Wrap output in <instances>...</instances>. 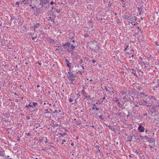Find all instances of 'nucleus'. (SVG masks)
Instances as JSON below:
<instances>
[{
	"label": "nucleus",
	"instance_id": "f257e3e1",
	"mask_svg": "<svg viewBox=\"0 0 159 159\" xmlns=\"http://www.w3.org/2000/svg\"><path fill=\"white\" fill-rule=\"evenodd\" d=\"M140 97V99L139 102V104L141 105L147 106H151L152 104L150 102V96H148L144 92H140L138 95V98Z\"/></svg>",
	"mask_w": 159,
	"mask_h": 159
},
{
	"label": "nucleus",
	"instance_id": "f03ea898",
	"mask_svg": "<svg viewBox=\"0 0 159 159\" xmlns=\"http://www.w3.org/2000/svg\"><path fill=\"white\" fill-rule=\"evenodd\" d=\"M68 73L69 74L68 78L69 80L70 81V83L74 85V84L73 82L75 79V76L74 75V74L73 73L70 72V71H68Z\"/></svg>",
	"mask_w": 159,
	"mask_h": 159
},
{
	"label": "nucleus",
	"instance_id": "7ed1b4c3",
	"mask_svg": "<svg viewBox=\"0 0 159 159\" xmlns=\"http://www.w3.org/2000/svg\"><path fill=\"white\" fill-rule=\"evenodd\" d=\"M137 17L135 16H132L130 17V19L129 22V24L131 23L133 24V23H135L137 20Z\"/></svg>",
	"mask_w": 159,
	"mask_h": 159
},
{
	"label": "nucleus",
	"instance_id": "20e7f679",
	"mask_svg": "<svg viewBox=\"0 0 159 159\" xmlns=\"http://www.w3.org/2000/svg\"><path fill=\"white\" fill-rule=\"evenodd\" d=\"M156 108L154 106H151L149 109V111L150 112L153 113H155L156 111Z\"/></svg>",
	"mask_w": 159,
	"mask_h": 159
},
{
	"label": "nucleus",
	"instance_id": "39448f33",
	"mask_svg": "<svg viewBox=\"0 0 159 159\" xmlns=\"http://www.w3.org/2000/svg\"><path fill=\"white\" fill-rule=\"evenodd\" d=\"M128 94L129 95V96H130L132 98L133 100H134V97L135 96V93L134 91L132 90H130L129 91Z\"/></svg>",
	"mask_w": 159,
	"mask_h": 159
},
{
	"label": "nucleus",
	"instance_id": "423d86ee",
	"mask_svg": "<svg viewBox=\"0 0 159 159\" xmlns=\"http://www.w3.org/2000/svg\"><path fill=\"white\" fill-rule=\"evenodd\" d=\"M65 60L67 66L69 68V71H70V69H71V66H70V65L71 64V63L70 62V61L66 59Z\"/></svg>",
	"mask_w": 159,
	"mask_h": 159
},
{
	"label": "nucleus",
	"instance_id": "0eeeda50",
	"mask_svg": "<svg viewBox=\"0 0 159 159\" xmlns=\"http://www.w3.org/2000/svg\"><path fill=\"white\" fill-rule=\"evenodd\" d=\"M132 100H133L130 96H129V95L128 94H127L125 101L131 102Z\"/></svg>",
	"mask_w": 159,
	"mask_h": 159
},
{
	"label": "nucleus",
	"instance_id": "6e6552de",
	"mask_svg": "<svg viewBox=\"0 0 159 159\" xmlns=\"http://www.w3.org/2000/svg\"><path fill=\"white\" fill-rule=\"evenodd\" d=\"M70 43L68 42H67L65 43H63L62 44V46H66V48H67V47L69 48L70 46Z\"/></svg>",
	"mask_w": 159,
	"mask_h": 159
},
{
	"label": "nucleus",
	"instance_id": "1a4fd4ad",
	"mask_svg": "<svg viewBox=\"0 0 159 159\" xmlns=\"http://www.w3.org/2000/svg\"><path fill=\"white\" fill-rule=\"evenodd\" d=\"M96 115L97 116L96 117L99 118V119H102L103 120L105 121V120H104V117L103 116V115H101L100 116H98V113L96 114Z\"/></svg>",
	"mask_w": 159,
	"mask_h": 159
},
{
	"label": "nucleus",
	"instance_id": "9d476101",
	"mask_svg": "<svg viewBox=\"0 0 159 159\" xmlns=\"http://www.w3.org/2000/svg\"><path fill=\"white\" fill-rule=\"evenodd\" d=\"M138 129L141 132H143L144 130V128L141 125H139L138 128Z\"/></svg>",
	"mask_w": 159,
	"mask_h": 159
},
{
	"label": "nucleus",
	"instance_id": "9b49d317",
	"mask_svg": "<svg viewBox=\"0 0 159 159\" xmlns=\"http://www.w3.org/2000/svg\"><path fill=\"white\" fill-rule=\"evenodd\" d=\"M51 125L53 127H57L59 125L57 124L54 121H52L51 123Z\"/></svg>",
	"mask_w": 159,
	"mask_h": 159
},
{
	"label": "nucleus",
	"instance_id": "f8f14e48",
	"mask_svg": "<svg viewBox=\"0 0 159 159\" xmlns=\"http://www.w3.org/2000/svg\"><path fill=\"white\" fill-rule=\"evenodd\" d=\"M134 50L133 49H132L130 50V52H131V53H129L128 52H126V53L127 54H129V58H130L131 57H134V54H133L132 52Z\"/></svg>",
	"mask_w": 159,
	"mask_h": 159
},
{
	"label": "nucleus",
	"instance_id": "ddd939ff",
	"mask_svg": "<svg viewBox=\"0 0 159 159\" xmlns=\"http://www.w3.org/2000/svg\"><path fill=\"white\" fill-rule=\"evenodd\" d=\"M44 113L47 115V117H46V118L50 117L51 115H53V113H51L49 111L46 112Z\"/></svg>",
	"mask_w": 159,
	"mask_h": 159
},
{
	"label": "nucleus",
	"instance_id": "4468645a",
	"mask_svg": "<svg viewBox=\"0 0 159 159\" xmlns=\"http://www.w3.org/2000/svg\"><path fill=\"white\" fill-rule=\"evenodd\" d=\"M118 98L117 97L115 98V99L114 100V102L116 103L117 105L119 107H120V102L118 101Z\"/></svg>",
	"mask_w": 159,
	"mask_h": 159
},
{
	"label": "nucleus",
	"instance_id": "2eb2a0df",
	"mask_svg": "<svg viewBox=\"0 0 159 159\" xmlns=\"http://www.w3.org/2000/svg\"><path fill=\"white\" fill-rule=\"evenodd\" d=\"M147 140L150 143L154 142L155 141L154 138H150V139H147Z\"/></svg>",
	"mask_w": 159,
	"mask_h": 159
},
{
	"label": "nucleus",
	"instance_id": "dca6fc26",
	"mask_svg": "<svg viewBox=\"0 0 159 159\" xmlns=\"http://www.w3.org/2000/svg\"><path fill=\"white\" fill-rule=\"evenodd\" d=\"M83 88H84V87H83ZM81 93H82L84 95L85 97L87 98V93L85 92L84 88L82 90H81Z\"/></svg>",
	"mask_w": 159,
	"mask_h": 159
},
{
	"label": "nucleus",
	"instance_id": "f3484780",
	"mask_svg": "<svg viewBox=\"0 0 159 159\" xmlns=\"http://www.w3.org/2000/svg\"><path fill=\"white\" fill-rule=\"evenodd\" d=\"M105 89L107 92H111V88L109 87H105Z\"/></svg>",
	"mask_w": 159,
	"mask_h": 159
},
{
	"label": "nucleus",
	"instance_id": "a211bd4d",
	"mask_svg": "<svg viewBox=\"0 0 159 159\" xmlns=\"http://www.w3.org/2000/svg\"><path fill=\"white\" fill-rule=\"evenodd\" d=\"M40 25L39 23H37L34 25V30L35 31L36 29H37Z\"/></svg>",
	"mask_w": 159,
	"mask_h": 159
},
{
	"label": "nucleus",
	"instance_id": "6ab92c4d",
	"mask_svg": "<svg viewBox=\"0 0 159 159\" xmlns=\"http://www.w3.org/2000/svg\"><path fill=\"white\" fill-rule=\"evenodd\" d=\"M131 70L132 71V74H133L134 76L138 77V76L137 75L135 70L134 69H132Z\"/></svg>",
	"mask_w": 159,
	"mask_h": 159
},
{
	"label": "nucleus",
	"instance_id": "aec40b11",
	"mask_svg": "<svg viewBox=\"0 0 159 159\" xmlns=\"http://www.w3.org/2000/svg\"><path fill=\"white\" fill-rule=\"evenodd\" d=\"M40 2H43L44 5L49 2L48 0H40Z\"/></svg>",
	"mask_w": 159,
	"mask_h": 159
},
{
	"label": "nucleus",
	"instance_id": "412c9836",
	"mask_svg": "<svg viewBox=\"0 0 159 159\" xmlns=\"http://www.w3.org/2000/svg\"><path fill=\"white\" fill-rule=\"evenodd\" d=\"M100 147L98 145L96 146V149L97 150V152L98 153H100V150L99 149Z\"/></svg>",
	"mask_w": 159,
	"mask_h": 159
},
{
	"label": "nucleus",
	"instance_id": "4be33fe9",
	"mask_svg": "<svg viewBox=\"0 0 159 159\" xmlns=\"http://www.w3.org/2000/svg\"><path fill=\"white\" fill-rule=\"evenodd\" d=\"M21 2H23L24 4H26L29 3V2L27 0H23Z\"/></svg>",
	"mask_w": 159,
	"mask_h": 159
},
{
	"label": "nucleus",
	"instance_id": "5701e85b",
	"mask_svg": "<svg viewBox=\"0 0 159 159\" xmlns=\"http://www.w3.org/2000/svg\"><path fill=\"white\" fill-rule=\"evenodd\" d=\"M120 93L122 94V95H125L126 94V92L124 90L121 91Z\"/></svg>",
	"mask_w": 159,
	"mask_h": 159
},
{
	"label": "nucleus",
	"instance_id": "b1692460",
	"mask_svg": "<svg viewBox=\"0 0 159 159\" xmlns=\"http://www.w3.org/2000/svg\"><path fill=\"white\" fill-rule=\"evenodd\" d=\"M73 58L74 59H78V56L76 54H73Z\"/></svg>",
	"mask_w": 159,
	"mask_h": 159
},
{
	"label": "nucleus",
	"instance_id": "393cba45",
	"mask_svg": "<svg viewBox=\"0 0 159 159\" xmlns=\"http://www.w3.org/2000/svg\"><path fill=\"white\" fill-rule=\"evenodd\" d=\"M5 154L4 151L2 152L0 150V156H4Z\"/></svg>",
	"mask_w": 159,
	"mask_h": 159
},
{
	"label": "nucleus",
	"instance_id": "a878e982",
	"mask_svg": "<svg viewBox=\"0 0 159 159\" xmlns=\"http://www.w3.org/2000/svg\"><path fill=\"white\" fill-rule=\"evenodd\" d=\"M70 48L71 50H75V46H74L72 44L70 45Z\"/></svg>",
	"mask_w": 159,
	"mask_h": 159
},
{
	"label": "nucleus",
	"instance_id": "bb28decb",
	"mask_svg": "<svg viewBox=\"0 0 159 159\" xmlns=\"http://www.w3.org/2000/svg\"><path fill=\"white\" fill-rule=\"evenodd\" d=\"M150 100L152 99H153V100L154 101H156L157 100V99L154 96H150Z\"/></svg>",
	"mask_w": 159,
	"mask_h": 159
},
{
	"label": "nucleus",
	"instance_id": "cd10ccee",
	"mask_svg": "<svg viewBox=\"0 0 159 159\" xmlns=\"http://www.w3.org/2000/svg\"><path fill=\"white\" fill-rule=\"evenodd\" d=\"M116 22L119 25L121 23V22L120 19H118V18L116 20Z\"/></svg>",
	"mask_w": 159,
	"mask_h": 159
},
{
	"label": "nucleus",
	"instance_id": "c85d7f7f",
	"mask_svg": "<svg viewBox=\"0 0 159 159\" xmlns=\"http://www.w3.org/2000/svg\"><path fill=\"white\" fill-rule=\"evenodd\" d=\"M108 127L110 129L114 131L115 130V129L110 125H109Z\"/></svg>",
	"mask_w": 159,
	"mask_h": 159
},
{
	"label": "nucleus",
	"instance_id": "c756f323",
	"mask_svg": "<svg viewBox=\"0 0 159 159\" xmlns=\"http://www.w3.org/2000/svg\"><path fill=\"white\" fill-rule=\"evenodd\" d=\"M49 43L51 44H53L54 43V40L52 39H50Z\"/></svg>",
	"mask_w": 159,
	"mask_h": 159
},
{
	"label": "nucleus",
	"instance_id": "7c9ffc66",
	"mask_svg": "<svg viewBox=\"0 0 159 159\" xmlns=\"http://www.w3.org/2000/svg\"><path fill=\"white\" fill-rule=\"evenodd\" d=\"M126 95H122L121 97L125 101L126 97Z\"/></svg>",
	"mask_w": 159,
	"mask_h": 159
},
{
	"label": "nucleus",
	"instance_id": "2f4dec72",
	"mask_svg": "<svg viewBox=\"0 0 159 159\" xmlns=\"http://www.w3.org/2000/svg\"><path fill=\"white\" fill-rule=\"evenodd\" d=\"M74 50H69V48H68V49L67 50V51L69 52H70L72 54V55H73V52H74Z\"/></svg>",
	"mask_w": 159,
	"mask_h": 159
},
{
	"label": "nucleus",
	"instance_id": "473e14b6",
	"mask_svg": "<svg viewBox=\"0 0 159 159\" xmlns=\"http://www.w3.org/2000/svg\"><path fill=\"white\" fill-rule=\"evenodd\" d=\"M30 107H33V106L30 104L28 105H26L25 106V107L27 108H29Z\"/></svg>",
	"mask_w": 159,
	"mask_h": 159
},
{
	"label": "nucleus",
	"instance_id": "72a5a7b5",
	"mask_svg": "<svg viewBox=\"0 0 159 159\" xmlns=\"http://www.w3.org/2000/svg\"><path fill=\"white\" fill-rule=\"evenodd\" d=\"M138 10H139V14L140 15L141 13V12L142 11V9L141 8H140L139 7L138 8Z\"/></svg>",
	"mask_w": 159,
	"mask_h": 159
},
{
	"label": "nucleus",
	"instance_id": "f704fd0d",
	"mask_svg": "<svg viewBox=\"0 0 159 159\" xmlns=\"http://www.w3.org/2000/svg\"><path fill=\"white\" fill-rule=\"evenodd\" d=\"M54 10L57 13H59L60 11V10L59 9H55Z\"/></svg>",
	"mask_w": 159,
	"mask_h": 159
},
{
	"label": "nucleus",
	"instance_id": "c9c22d12",
	"mask_svg": "<svg viewBox=\"0 0 159 159\" xmlns=\"http://www.w3.org/2000/svg\"><path fill=\"white\" fill-rule=\"evenodd\" d=\"M138 70L139 72H141L142 73H143V72L142 71V70L139 68V67L138 68Z\"/></svg>",
	"mask_w": 159,
	"mask_h": 159
},
{
	"label": "nucleus",
	"instance_id": "e433bc0d",
	"mask_svg": "<svg viewBox=\"0 0 159 159\" xmlns=\"http://www.w3.org/2000/svg\"><path fill=\"white\" fill-rule=\"evenodd\" d=\"M130 17L128 16L126 20H127L128 22L129 23L130 19Z\"/></svg>",
	"mask_w": 159,
	"mask_h": 159
},
{
	"label": "nucleus",
	"instance_id": "4c0bfd02",
	"mask_svg": "<svg viewBox=\"0 0 159 159\" xmlns=\"http://www.w3.org/2000/svg\"><path fill=\"white\" fill-rule=\"evenodd\" d=\"M135 139H136V140H134V141L135 142H136V143L138 142L140 140L139 138L136 139L135 138Z\"/></svg>",
	"mask_w": 159,
	"mask_h": 159
},
{
	"label": "nucleus",
	"instance_id": "58836bf2",
	"mask_svg": "<svg viewBox=\"0 0 159 159\" xmlns=\"http://www.w3.org/2000/svg\"><path fill=\"white\" fill-rule=\"evenodd\" d=\"M67 134L66 132L64 133L63 134H60L62 136V137H63L64 135H66Z\"/></svg>",
	"mask_w": 159,
	"mask_h": 159
},
{
	"label": "nucleus",
	"instance_id": "ea45409f",
	"mask_svg": "<svg viewBox=\"0 0 159 159\" xmlns=\"http://www.w3.org/2000/svg\"><path fill=\"white\" fill-rule=\"evenodd\" d=\"M129 62L131 64H134V61L132 60H129Z\"/></svg>",
	"mask_w": 159,
	"mask_h": 159
},
{
	"label": "nucleus",
	"instance_id": "a19ab883",
	"mask_svg": "<svg viewBox=\"0 0 159 159\" xmlns=\"http://www.w3.org/2000/svg\"><path fill=\"white\" fill-rule=\"evenodd\" d=\"M33 104L34 106H37L38 104L36 102H34L32 103Z\"/></svg>",
	"mask_w": 159,
	"mask_h": 159
},
{
	"label": "nucleus",
	"instance_id": "79ce46f5",
	"mask_svg": "<svg viewBox=\"0 0 159 159\" xmlns=\"http://www.w3.org/2000/svg\"><path fill=\"white\" fill-rule=\"evenodd\" d=\"M83 62V60L82 59H80L79 63L80 64H81Z\"/></svg>",
	"mask_w": 159,
	"mask_h": 159
},
{
	"label": "nucleus",
	"instance_id": "37998d69",
	"mask_svg": "<svg viewBox=\"0 0 159 159\" xmlns=\"http://www.w3.org/2000/svg\"><path fill=\"white\" fill-rule=\"evenodd\" d=\"M20 3L18 2H16V5L18 6V7H19V5Z\"/></svg>",
	"mask_w": 159,
	"mask_h": 159
},
{
	"label": "nucleus",
	"instance_id": "c03bdc74",
	"mask_svg": "<svg viewBox=\"0 0 159 159\" xmlns=\"http://www.w3.org/2000/svg\"><path fill=\"white\" fill-rule=\"evenodd\" d=\"M99 100H98V102H99ZM99 103L98 102H96L95 103H94L93 104V106H94V107H95L96 106V104H98Z\"/></svg>",
	"mask_w": 159,
	"mask_h": 159
},
{
	"label": "nucleus",
	"instance_id": "a18cd8bd",
	"mask_svg": "<svg viewBox=\"0 0 159 159\" xmlns=\"http://www.w3.org/2000/svg\"><path fill=\"white\" fill-rule=\"evenodd\" d=\"M83 36L84 38H87L89 36V35L87 34H84Z\"/></svg>",
	"mask_w": 159,
	"mask_h": 159
},
{
	"label": "nucleus",
	"instance_id": "49530a36",
	"mask_svg": "<svg viewBox=\"0 0 159 159\" xmlns=\"http://www.w3.org/2000/svg\"><path fill=\"white\" fill-rule=\"evenodd\" d=\"M39 5L42 6V7H43V6L44 5V4L43 2H40L39 4Z\"/></svg>",
	"mask_w": 159,
	"mask_h": 159
},
{
	"label": "nucleus",
	"instance_id": "de8ad7c7",
	"mask_svg": "<svg viewBox=\"0 0 159 159\" xmlns=\"http://www.w3.org/2000/svg\"><path fill=\"white\" fill-rule=\"evenodd\" d=\"M143 32V30L141 29H139L138 31V32L137 33H142Z\"/></svg>",
	"mask_w": 159,
	"mask_h": 159
},
{
	"label": "nucleus",
	"instance_id": "09e8293b",
	"mask_svg": "<svg viewBox=\"0 0 159 159\" xmlns=\"http://www.w3.org/2000/svg\"><path fill=\"white\" fill-rule=\"evenodd\" d=\"M154 43L156 45L158 46H159V43H158L156 41Z\"/></svg>",
	"mask_w": 159,
	"mask_h": 159
},
{
	"label": "nucleus",
	"instance_id": "8fccbe9b",
	"mask_svg": "<svg viewBox=\"0 0 159 159\" xmlns=\"http://www.w3.org/2000/svg\"><path fill=\"white\" fill-rule=\"evenodd\" d=\"M52 18L51 17H48V18H47V20H51L52 19Z\"/></svg>",
	"mask_w": 159,
	"mask_h": 159
},
{
	"label": "nucleus",
	"instance_id": "3c124183",
	"mask_svg": "<svg viewBox=\"0 0 159 159\" xmlns=\"http://www.w3.org/2000/svg\"><path fill=\"white\" fill-rule=\"evenodd\" d=\"M25 134L27 135V136H29L30 135V133H25Z\"/></svg>",
	"mask_w": 159,
	"mask_h": 159
},
{
	"label": "nucleus",
	"instance_id": "603ef678",
	"mask_svg": "<svg viewBox=\"0 0 159 159\" xmlns=\"http://www.w3.org/2000/svg\"><path fill=\"white\" fill-rule=\"evenodd\" d=\"M57 113H58V111L57 110H55L53 112V114H55Z\"/></svg>",
	"mask_w": 159,
	"mask_h": 159
},
{
	"label": "nucleus",
	"instance_id": "864d4df0",
	"mask_svg": "<svg viewBox=\"0 0 159 159\" xmlns=\"http://www.w3.org/2000/svg\"><path fill=\"white\" fill-rule=\"evenodd\" d=\"M75 124L78 125H79L81 124V123H79L77 121H76V122Z\"/></svg>",
	"mask_w": 159,
	"mask_h": 159
},
{
	"label": "nucleus",
	"instance_id": "5fc2aeb1",
	"mask_svg": "<svg viewBox=\"0 0 159 159\" xmlns=\"http://www.w3.org/2000/svg\"><path fill=\"white\" fill-rule=\"evenodd\" d=\"M129 47V45H127V46H126V48L124 49V50L126 51L127 50V48H128Z\"/></svg>",
	"mask_w": 159,
	"mask_h": 159
},
{
	"label": "nucleus",
	"instance_id": "6e6d98bb",
	"mask_svg": "<svg viewBox=\"0 0 159 159\" xmlns=\"http://www.w3.org/2000/svg\"><path fill=\"white\" fill-rule=\"evenodd\" d=\"M128 17V16H127L126 15H124V16H123V18H124V19H126L127 17Z\"/></svg>",
	"mask_w": 159,
	"mask_h": 159
},
{
	"label": "nucleus",
	"instance_id": "4d7b16f0",
	"mask_svg": "<svg viewBox=\"0 0 159 159\" xmlns=\"http://www.w3.org/2000/svg\"><path fill=\"white\" fill-rule=\"evenodd\" d=\"M55 19H52L51 20V21L53 22V24H55V22L54 21Z\"/></svg>",
	"mask_w": 159,
	"mask_h": 159
},
{
	"label": "nucleus",
	"instance_id": "13d9d810",
	"mask_svg": "<svg viewBox=\"0 0 159 159\" xmlns=\"http://www.w3.org/2000/svg\"><path fill=\"white\" fill-rule=\"evenodd\" d=\"M134 23V24H132V25H133L135 26V25H136L138 24V23H137L136 21V22H135Z\"/></svg>",
	"mask_w": 159,
	"mask_h": 159
},
{
	"label": "nucleus",
	"instance_id": "bf43d9fd",
	"mask_svg": "<svg viewBox=\"0 0 159 159\" xmlns=\"http://www.w3.org/2000/svg\"><path fill=\"white\" fill-rule=\"evenodd\" d=\"M159 87V82H158V84L156 85V88Z\"/></svg>",
	"mask_w": 159,
	"mask_h": 159
},
{
	"label": "nucleus",
	"instance_id": "052dcab7",
	"mask_svg": "<svg viewBox=\"0 0 159 159\" xmlns=\"http://www.w3.org/2000/svg\"><path fill=\"white\" fill-rule=\"evenodd\" d=\"M105 95H103V97L102 98V100H103V101L104 100V99H105Z\"/></svg>",
	"mask_w": 159,
	"mask_h": 159
},
{
	"label": "nucleus",
	"instance_id": "680f3d73",
	"mask_svg": "<svg viewBox=\"0 0 159 159\" xmlns=\"http://www.w3.org/2000/svg\"><path fill=\"white\" fill-rule=\"evenodd\" d=\"M61 47V46H58L57 47V48H56V50H59V47Z\"/></svg>",
	"mask_w": 159,
	"mask_h": 159
},
{
	"label": "nucleus",
	"instance_id": "e2e57ef3",
	"mask_svg": "<svg viewBox=\"0 0 159 159\" xmlns=\"http://www.w3.org/2000/svg\"><path fill=\"white\" fill-rule=\"evenodd\" d=\"M26 118L28 120H29L30 119V117L29 116H26Z\"/></svg>",
	"mask_w": 159,
	"mask_h": 159
},
{
	"label": "nucleus",
	"instance_id": "0e129e2a",
	"mask_svg": "<svg viewBox=\"0 0 159 159\" xmlns=\"http://www.w3.org/2000/svg\"><path fill=\"white\" fill-rule=\"evenodd\" d=\"M69 102H72V101H73V99H72L71 98H70L69 99Z\"/></svg>",
	"mask_w": 159,
	"mask_h": 159
},
{
	"label": "nucleus",
	"instance_id": "69168bd1",
	"mask_svg": "<svg viewBox=\"0 0 159 159\" xmlns=\"http://www.w3.org/2000/svg\"><path fill=\"white\" fill-rule=\"evenodd\" d=\"M62 141L63 142L62 143H61V144H63L64 143V142H65L66 141V140L65 139L62 140Z\"/></svg>",
	"mask_w": 159,
	"mask_h": 159
},
{
	"label": "nucleus",
	"instance_id": "338daca9",
	"mask_svg": "<svg viewBox=\"0 0 159 159\" xmlns=\"http://www.w3.org/2000/svg\"><path fill=\"white\" fill-rule=\"evenodd\" d=\"M139 137L140 138H141L142 139L143 138V137L142 135H140Z\"/></svg>",
	"mask_w": 159,
	"mask_h": 159
},
{
	"label": "nucleus",
	"instance_id": "774afa93",
	"mask_svg": "<svg viewBox=\"0 0 159 159\" xmlns=\"http://www.w3.org/2000/svg\"><path fill=\"white\" fill-rule=\"evenodd\" d=\"M54 3V2L53 1H51L50 3V4L51 5H52Z\"/></svg>",
	"mask_w": 159,
	"mask_h": 159
}]
</instances>
